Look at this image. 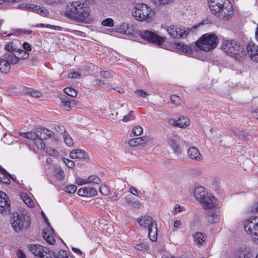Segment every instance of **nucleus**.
I'll use <instances>...</instances> for the list:
<instances>
[{"mask_svg":"<svg viewBox=\"0 0 258 258\" xmlns=\"http://www.w3.org/2000/svg\"><path fill=\"white\" fill-rule=\"evenodd\" d=\"M64 14L67 18L79 23H88L91 20L90 8L79 1L67 3Z\"/></svg>","mask_w":258,"mask_h":258,"instance_id":"1","label":"nucleus"},{"mask_svg":"<svg viewBox=\"0 0 258 258\" xmlns=\"http://www.w3.org/2000/svg\"><path fill=\"white\" fill-rule=\"evenodd\" d=\"M221 47L226 55L236 60H240L245 55L239 44L235 40H225Z\"/></svg>","mask_w":258,"mask_h":258,"instance_id":"2","label":"nucleus"},{"mask_svg":"<svg viewBox=\"0 0 258 258\" xmlns=\"http://www.w3.org/2000/svg\"><path fill=\"white\" fill-rule=\"evenodd\" d=\"M218 41V38L215 34L207 33L196 42V45L202 50L209 51L217 46Z\"/></svg>","mask_w":258,"mask_h":258,"instance_id":"3","label":"nucleus"},{"mask_svg":"<svg viewBox=\"0 0 258 258\" xmlns=\"http://www.w3.org/2000/svg\"><path fill=\"white\" fill-rule=\"evenodd\" d=\"M242 225L245 233L250 236L254 243L258 244V217L246 219Z\"/></svg>","mask_w":258,"mask_h":258,"instance_id":"4","label":"nucleus"},{"mask_svg":"<svg viewBox=\"0 0 258 258\" xmlns=\"http://www.w3.org/2000/svg\"><path fill=\"white\" fill-rule=\"evenodd\" d=\"M152 10L145 4H137L133 12V15L139 21L150 22L152 20Z\"/></svg>","mask_w":258,"mask_h":258,"instance_id":"5","label":"nucleus"},{"mask_svg":"<svg viewBox=\"0 0 258 258\" xmlns=\"http://www.w3.org/2000/svg\"><path fill=\"white\" fill-rule=\"evenodd\" d=\"M12 227L16 232H19L30 227V218L28 216H24L17 213H14L11 220Z\"/></svg>","mask_w":258,"mask_h":258,"instance_id":"6","label":"nucleus"},{"mask_svg":"<svg viewBox=\"0 0 258 258\" xmlns=\"http://www.w3.org/2000/svg\"><path fill=\"white\" fill-rule=\"evenodd\" d=\"M233 14V7L230 2L227 0L224 6L219 10V12L217 13L215 15H217L221 19L227 21L232 18Z\"/></svg>","mask_w":258,"mask_h":258,"instance_id":"7","label":"nucleus"},{"mask_svg":"<svg viewBox=\"0 0 258 258\" xmlns=\"http://www.w3.org/2000/svg\"><path fill=\"white\" fill-rule=\"evenodd\" d=\"M166 31L173 38H180L187 35L188 29L178 25H170L166 28Z\"/></svg>","mask_w":258,"mask_h":258,"instance_id":"8","label":"nucleus"},{"mask_svg":"<svg viewBox=\"0 0 258 258\" xmlns=\"http://www.w3.org/2000/svg\"><path fill=\"white\" fill-rule=\"evenodd\" d=\"M141 37L151 43L161 45L165 41V37L160 36L157 34L148 30L141 32Z\"/></svg>","mask_w":258,"mask_h":258,"instance_id":"9","label":"nucleus"},{"mask_svg":"<svg viewBox=\"0 0 258 258\" xmlns=\"http://www.w3.org/2000/svg\"><path fill=\"white\" fill-rule=\"evenodd\" d=\"M246 54L253 62L258 63V45L253 42H248L246 44Z\"/></svg>","mask_w":258,"mask_h":258,"instance_id":"10","label":"nucleus"},{"mask_svg":"<svg viewBox=\"0 0 258 258\" xmlns=\"http://www.w3.org/2000/svg\"><path fill=\"white\" fill-rule=\"evenodd\" d=\"M10 210V203L7 195L3 191H0V213L6 214Z\"/></svg>","mask_w":258,"mask_h":258,"instance_id":"11","label":"nucleus"},{"mask_svg":"<svg viewBox=\"0 0 258 258\" xmlns=\"http://www.w3.org/2000/svg\"><path fill=\"white\" fill-rule=\"evenodd\" d=\"M205 209H210L216 207L218 205L217 200L211 194H208L204 198V200L200 202Z\"/></svg>","mask_w":258,"mask_h":258,"instance_id":"12","label":"nucleus"},{"mask_svg":"<svg viewBox=\"0 0 258 258\" xmlns=\"http://www.w3.org/2000/svg\"><path fill=\"white\" fill-rule=\"evenodd\" d=\"M28 247L34 255L39 258H41L49 249L39 244H30Z\"/></svg>","mask_w":258,"mask_h":258,"instance_id":"13","label":"nucleus"},{"mask_svg":"<svg viewBox=\"0 0 258 258\" xmlns=\"http://www.w3.org/2000/svg\"><path fill=\"white\" fill-rule=\"evenodd\" d=\"M42 236L48 244L53 245L55 243L54 232L49 226H47L43 230Z\"/></svg>","mask_w":258,"mask_h":258,"instance_id":"14","label":"nucleus"},{"mask_svg":"<svg viewBox=\"0 0 258 258\" xmlns=\"http://www.w3.org/2000/svg\"><path fill=\"white\" fill-rule=\"evenodd\" d=\"M128 111L127 106L122 105L121 107L117 111L116 114L119 113L120 115H123V117L122 119V121L126 122L131 120H133L135 119V116L133 114V111H131L129 113L125 115V114Z\"/></svg>","mask_w":258,"mask_h":258,"instance_id":"15","label":"nucleus"},{"mask_svg":"<svg viewBox=\"0 0 258 258\" xmlns=\"http://www.w3.org/2000/svg\"><path fill=\"white\" fill-rule=\"evenodd\" d=\"M26 8L29 11L36 13L43 17H45L48 14V11L46 9L33 4H28L26 6Z\"/></svg>","mask_w":258,"mask_h":258,"instance_id":"16","label":"nucleus"},{"mask_svg":"<svg viewBox=\"0 0 258 258\" xmlns=\"http://www.w3.org/2000/svg\"><path fill=\"white\" fill-rule=\"evenodd\" d=\"M138 222L141 226L147 229L154 226V224L152 218L148 215L140 217L138 219Z\"/></svg>","mask_w":258,"mask_h":258,"instance_id":"17","label":"nucleus"},{"mask_svg":"<svg viewBox=\"0 0 258 258\" xmlns=\"http://www.w3.org/2000/svg\"><path fill=\"white\" fill-rule=\"evenodd\" d=\"M188 156L189 158L194 161H200L203 159V156L200 153L199 150L194 147H190L187 151Z\"/></svg>","mask_w":258,"mask_h":258,"instance_id":"18","label":"nucleus"},{"mask_svg":"<svg viewBox=\"0 0 258 258\" xmlns=\"http://www.w3.org/2000/svg\"><path fill=\"white\" fill-rule=\"evenodd\" d=\"M208 194L206 189L203 186H198L194 190V197L200 203L202 200H204Z\"/></svg>","mask_w":258,"mask_h":258,"instance_id":"19","label":"nucleus"},{"mask_svg":"<svg viewBox=\"0 0 258 258\" xmlns=\"http://www.w3.org/2000/svg\"><path fill=\"white\" fill-rule=\"evenodd\" d=\"M149 141V138L147 137H142L130 139L128 144L130 146L135 147L147 143Z\"/></svg>","mask_w":258,"mask_h":258,"instance_id":"20","label":"nucleus"},{"mask_svg":"<svg viewBox=\"0 0 258 258\" xmlns=\"http://www.w3.org/2000/svg\"><path fill=\"white\" fill-rule=\"evenodd\" d=\"M69 157L71 159H86L87 157V154L83 150L80 149H75L72 151L70 154Z\"/></svg>","mask_w":258,"mask_h":258,"instance_id":"21","label":"nucleus"},{"mask_svg":"<svg viewBox=\"0 0 258 258\" xmlns=\"http://www.w3.org/2000/svg\"><path fill=\"white\" fill-rule=\"evenodd\" d=\"M20 135L27 139L33 141V143L39 138V131L36 130L34 131L28 132L26 133H20Z\"/></svg>","mask_w":258,"mask_h":258,"instance_id":"22","label":"nucleus"},{"mask_svg":"<svg viewBox=\"0 0 258 258\" xmlns=\"http://www.w3.org/2000/svg\"><path fill=\"white\" fill-rule=\"evenodd\" d=\"M221 213L219 210H214L209 213L208 215V222L210 223H216L220 221Z\"/></svg>","mask_w":258,"mask_h":258,"instance_id":"23","label":"nucleus"},{"mask_svg":"<svg viewBox=\"0 0 258 258\" xmlns=\"http://www.w3.org/2000/svg\"><path fill=\"white\" fill-rule=\"evenodd\" d=\"M3 56L9 62L10 65L16 64L20 60L19 56L16 55V53L6 52Z\"/></svg>","mask_w":258,"mask_h":258,"instance_id":"24","label":"nucleus"},{"mask_svg":"<svg viewBox=\"0 0 258 258\" xmlns=\"http://www.w3.org/2000/svg\"><path fill=\"white\" fill-rule=\"evenodd\" d=\"M11 68L9 62L4 57H0V72L2 73H8Z\"/></svg>","mask_w":258,"mask_h":258,"instance_id":"25","label":"nucleus"},{"mask_svg":"<svg viewBox=\"0 0 258 258\" xmlns=\"http://www.w3.org/2000/svg\"><path fill=\"white\" fill-rule=\"evenodd\" d=\"M59 98L61 100V106L62 108L66 111H70L71 109L70 100L64 95H60Z\"/></svg>","mask_w":258,"mask_h":258,"instance_id":"26","label":"nucleus"},{"mask_svg":"<svg viewBox=\"0 0 258 258\" xmlns=\"http://www.w3.org/2000/svg\"><path fill=\"white\" fill-rule=\"evenodd\" d=\"M194 241L198 244L203 245L206 241V236L201 232H197L194 235Z\"/></svg>","mask_w":258,"mask_h":258,"instance_id":"27","label":"nucleus"},{"mask_svg":"<svg viewBox=\"0 0 258 258\" xmlns=\"http://www.w3.org/2000/svg\"><path fill=\"white\" fill-rule=\"evenodd\" d=\"M149 237L151 241H155L157 239V228L156 225L154 224V226H151L148 229Z\"/></svg>","mask_w":258,"mask_h":258,"instance_id":"28","label":"nucleus"},{"mask_svg":"<svg viewBox=\"0 0 258 258\" xmlns=\"http://www.w3.org/2000/svg\"><path fill=\"white\" fill-rule=\"evenodd\" d=\"M115 31L122 34L131 33V31L130 30L129 25L125 23L117 26L115 28Z\"/></svg>","mask_w":258,"mask_h":258,"instance_id":"29","label":"nucleus"},{"mask_svg":"<svg viewBox=\"0 0 258 258\" xmlns=\"http://www.w3.org/2000/svg\"><path fill=\"white\" fill-rule=\"evenodd\" d=\"M174 46L177 50L181 52L185 53H190L191 52V48L190 46L185 45L182 43H175L174 44Z\"/></svg>","mask_w":258,"mask_h":258,"instance_id":"30","label":"nucleus"},{"mask_svg":"<svg viewBox=\"0 0 258 258\" xmlns=\"http://www.w3.org/2000/svg\"><path fill=\"white\" fill-rule=\"evenodd\" d=\"M38 131H39V138L43 140L51 137L53 134L52 131L47 128L38 129Z\"/></svg>","mask_w":258,"mask_h":258,"instance_id":"31","label":"nucleus"},{"mask_svg":"<svg viewBox=\"0 0 258 258\" xmlns=\"http://www.w3.org/2000/svg\"><path fill=\"white\" fill-rule=\"evenodd\" d=\"M21 198L25 203L26 205L30 208H32L34 206V201L30 198L29 196L26 193H22L20 195Z\"/></svg>","mask_w":258,"mask_h":258,"instance_id":"32","label":"nucleus"},{"mask_svg":"<svg viewBox=\"0 0 258 258\" xmlns=\"http://www.w3.org/2000/svg\"><path fill=\"white\" fill-rule=\"evenodd\" d=\"M124 202L125 204L132 207H140L141 203L139 201H132L130 195L126 196L124 198Z\"/></svg>","mask_w":258,"mask_h":258,"instance_id":"33","label":"nucleus"},{"mask_svg":"<svg viewBox=\"0 0 258 258\" xmlns=\"http://www.w3.org/2000/svg\"><path fill=\"white\" fill-rule=\"evenodd\" d=\"M189 124L190 121L186 117H181L178 119L177 126L180 128H185L188 126Z\"/></svg>","mask_w":258,"mask_h":258,"instance_id":"34","label":"nucleus"},{"mask_svg":"<svg viewBox=\"0 0 258 258\" xmlns=\"http://www.w3.org/2000/svg\"><path fill=\"white\" fill-rule=\"evenodd\" d=\"M10 175L3 169L0 172V181L4 183L8 184L10 182Z\"/></svg>","mask_w":258,"mask_h":258,"instance_id":"35","label":"nucleus"},{"mask_svg":"<svg viewBox=\"0 0 258 258\" xmlns=\"http://www.w3.org/2000/svg\"><path fill=\"white\" fill-rule=\"evenodd\" d=\"M169 144L175 153L179 154L181 152V149L176 141L171 140Z\"/></svg>","mask_w":258,"mask_h":258,"instance_id":"36","label":"nucleus"},{"mask_svg":"<svg viewBox=\"0 0 258 258\" xmlns=\"http://www.w3.org/2000/svg\"><path fill=\"white\" fill-rule=\"evenodd\" d=\"M64 92L66 94L72 97H76L78 95L77 91L71 87L65 88L64 89Z\"/></svg>","mask_w":258,"mask_h":258,"instance_id":"37","label":"nucleus"},{"mask_svg":"<svg viewBox=\"0 0 258 258\" xmlns=\"http://www.w3.org/2000/svg\"><path fill=\"white\" fill-rule=\"evenodd\" d=\"M63 140L65 144L69 147H72L74 145V141L71 137L66 133L63 135Z\"/></svg>","mask_w":258,"mask_h":258,"instance_id":"38","label":"nucleus"},{"mask_svg":"<svg viewBox=\"0 0 258 258\" xmlns=\"http://www.w3.org/2000/svg\"><path fill=\"white\" fill-rule=\"evenodd\" d=\"M5 49L7 51V52L17 53L18 49L14 47L12 42L7 43L5 46Z\"/></svg>","mask_w":258,"mask_h":258,"instance_id":"39","label":"nucleus"},{"mask_svg":"<svg viewBox=\"0 0 258 258\" xmlns=\"http://www.w3.org/2000/svg\"><path fill=\"white\" fill-rule=\"evenodd\" d=\"M57 254L52 250H48L45 253L41 258H57Z\"/></svg>","mask_w":258,"mask_h":258,"instance_id":"40","label":"nucleus"},{"mask_svg":"<svg viewBox=\"0 0 258 258\" xmlns=\"http://www.w3.org/2000/svg\"><path fill=\"white\" fill-rule=\"evenodd\" d=\"M156 5L161 6L172 3L174 0H151Z\"/></svg>","mask_w":258,"mask_h":258,"instance_id":"41","label":"nucleus"},{"mask_svg":"<svg viewBox=\"0 0 258 258\" xmlns=\"http://www.w3.org/2000/svg\"><path fill=\"white\" fill-rule=\"evenodd\" d=\"M143 132V127L139 125L135 126L132 129V133L135 136H138L142 134Z\"/></svg>","mask_w":258,"mask_h":258,"instance_id":"42","label":"nucleus"},{"mask_svg":"<svg viewBox=\"0 0 258 258\" xmlns=\"http://www.w3.org/2000/svg\"><path fill=\"white\" fill-rule=\"evenodd\" d=\"M43 139L41 138L37 139L34 142V144L38 149L43 150L45 148V144L43 142Z\"/></svg>","mask_w":258,"mask_h":258,"instance_id":"43","label":"nucleus"},{"mask_svg":"<svg viewBox=\"0 0 258 258\" xmlns=\"http://www.w3.org/2000/svg\"><path fill=\"white\" fill-rule=\"evenodd\" d=\"M87 181L88 184L91 183L99 184L101 182L100 178L95 175H91L88 177L87 178Z\"/></svg>","mask_w":258,"mask_h":258,"instance_id":"44","label":"nucleus"},{"mask_svg":"<svg viewBox=\"0 0 258 258\" xmlns=\"http://www.w3.org/2000/svg\"><path fill=\"white\" fill-rule=\"evenodd\" d=\"M149 246L146 242H142L138 244H136L135 246V248L139 250H147L149 249Z\"/></svg>","mask_w":258,"mask_h":258,"instance_id":"45","label":"nucleus"},{"mask_svg":"<svg viewBox=\"0 0 258 258\" xmlns=\"http://www.w3.org/2000/svg\"><path fill=\"white\" fill-rule=\"evenodd\" d=\"M17 52L19 53L18 56L20 59H25L27 58L29 56L28 52L21 49H18Z\"/></svg>","mask_w":258,"mask_h":258,"instance_id":"46","label":"nucleus"},{"mask_svg":"<svg viewBox=\"0 0 258 258\" xmlns=\"http://www.w3.org/2000/svg\"><path fill=\"white\" fill-rule=\"evenodd\" d=\"M78 195L81 197H89L88 187H83L79 189Z\"/></svg>","mask_w":258,"mask_h":258,"instance_id":"47","label":"nucleus"},{"mask_svg":"<svg viewBox=\"0 0 258 258\" xmlns=\"http://www.w3.org/2000/svg\"><path fill=\"white\" fill-rule=\"evenodd\" d=\"M104 26L112 27L114 25L113 20L111 18H107L103 20L101 23Z\"/></svg>","mask_w":258,"mask_h":258,"instance_id":"48","label":"nucleus"},{"mask_svg":"<svg viewBox=\"0 0 258 258\" xmlns=\"http://www.w3.org/2000/svg\"><path fill=\"white\" fill-rule=\"evenodd\" d=\"M75 183L78 185H82L88 184L87 178L86 179L82 178L80 177L75 178Z\"/></svg>","mask_w":258,"mask_h":258,"instance_id":"49","label":"nucleus"},{"mask_svg":"<svg viewBox=\"0 0 258 258\" xmlns=\"http://www.w3.org/2000/svg\"><path fill=\"white\" fill-rule=\"evenodd\" d=\"M109 188L105 185H101L100 186V193L104 196H107L109 193Z\"/></svg>","mask_w":258,"mask_h":258,"instance_id":"50","label":"nucleus"},{"mask_svg":"<svg viewBox=\"0 0 258 258\" xmlns=\"http://www.w3.org/2000/svg\"><path fill=\"white\" fill-rule=\"evenodd\" d=\"M77 190V187L74 184L69 185L66 187V191L69 194H74Z\"/></svg>","mask_w":258,"mask_h":258,"instance_id":"51","label":"nucleus"},{"mask_svg":"<svg viewBox=\"0 0 258 258\" xmlns=\"http://www.w3.org/2000/svg\"><path fill=\"white\" fill-rule=\"evenodd\" d=\"M59 254L60 258H71L75 257L74 256L68 254V252L64 250H60Z\"/></svg>","mask_w":258,"mask_h":258,"instance_id":"52","label":"nucleus"},{"mask_svg":"<svg viewBox=\"0 0 258 258\" xmlns=\"http://www.w3.org/2000/svg\"><path fill=\"white\" fill-rule=\"evenodd\" d=\"M46 153L50 156H56L58 155V153L57 151H55L54 148L49 147L47 148L46 150Z\"/></svg>","mask_w":258,"mask_h":258,"instance_id":"53","label":"nucleus"},{"mask_svg":"<svg viewBox=\"0 0 258 258\" xmlns=\"http://www.w3.org/2000/svg\"><path fill=\"white\" fill-rule=\"evenodd\" d=\"M63 162L67 165V166L71 168H73L75 166V162L67 158H63Z\"/></svg>","mask_w":258,"mask_h":258,"instance_id":"54","label":"nucleus"},{"mask_svg":"<svg viewBox=\"0 0 258 258\" xmlns=\"http://www.w3.org/2000/svg\"><path fill=\"white\" fill-rule=\"evenodd\" d=\"M29 94L34 97H39L41 96L42 93L41 92L35 90H31L29 91Z\"/></svg>","mask_w":258,"mask_h":258,"instance_id":"55","label":"nucleus"},{"mask_svg":"<svg viewBox=\"0 0 258 258\" xmlns=\"http://www.w3.org/2000/svg\"><path fill=\"white\" fill-rule=\"evenodd\" d=\"M136 93L137 94L138 96L143 97L144 98L146 97L147 96L149 95V94L148 93L145 91L140 89L137 90L136 91Z\"/></svg>","mask_w":258,"mask_h":258,"instance_id":"56","label":"nucleus"},{"mask_svg":"<svg viewBox=\"0 0 258 258\" xmlns=\"http://www.w3.org/2000/svg\"><path fill=\"white\" fill-rule=\"evenodd\" d=\"M254 212H258V203H253L251 207L247 209L248 213H253Z\"/></svg>","mask_w":258,"mask_h":258,"instance_id":"57","label":"nucleus"},{"mask_svg":"<svg viewBox=\"0 0 258 258\" xmlns=\"http://www.w3.org/2000/svg\"><path fill=\"white\" fill-rule=\"evenodd\" d=\"M170 100L172 103L178 105L180 103V99L179 97L176 95L171 96L170 97Z\"/></svg>","mask_w":258,"mask_h":258,"instance_id":"58","label":"nucleus"},{"mask_svg":"<svg viewBox=\"0 0 258 258\" xmlns=\"http://www.w3.org/2000/svg\"><path fill=\"white\" fill-rule=\"evenodd\" d=\"M88 196L89 197H94L97 195V191L95 188L88 187Z\"/></svg>","mask_w":258,"mask_h":258,"instance_id":"59","label":"nucleus"},{"mask_svg":"<svg viewBox=\"0 0 258 258\" xmlns=\"http://www.w3.org/2000/svg\"><path fill=\"white\" fill-rule=\"evenodd\" d=\"M55 130L57 132H59V133H61V134H62L63 135L64 134V133H66V132H65L66 129H65V127H64V125H56L55 127Z\"/></svg>","mask_w":258,"mask_h":258,"instance_id":"60","label":"nucleus"},{"mask_svg":"<svg viewBox=\"0 0 258 258\" xmlns=\"http://www.w3.org/2000/svg\"><path fill=\"white\" fill-rule=\"evenodd\" d=\"M48 5L58 4L63 2V0H44Z\"/></svg>","mask_w":258,"mask_h":258,"instance_id":"61","label":"nucleus"},{"mask_svg":"<svg viewBox=\"0 0 258 258\" xmlns=\"http://www.w3.org/2000/svg\"><path fill=\"white\" fill-rule=\"evenodd\" d=\"M183 207H181L178 205H176L175 207H174L173 210V213L174 214H176L178 212H180L183 210Z\"/></svg>","mask_w":258,"mask_h":258,"instance_id":"62","label":"nucleus"},{"mask_svg":"<svg viewBox=\"0 0 258 258\" xmlns=\"http://www.w3.org/2000/svg\"><path fill=\"white\" fill-rule=\"evenodd\" d=\"M16 258H26V256L21 250H18L16 252Z\"/></svg>","mask_w":258,"mask_h":258,"instance_id":"63","label":"nucleus"},{"mask_svg":"<svg viewBox=\"0 0 258 258\" xmlns=\"http://www.w3.org/2000/svg\"><path fill=\"white\" fill-rule=\"evenodd\" d=\"M101 76L102 78H103L105 79H107L108 78H110L111 77L110 73L108 71H103L100 72Z\"/></svg>","mask_w":258,"mask_h":258,"instance_id":"64","label":"nucleus"}]
</instances>
